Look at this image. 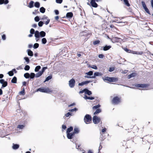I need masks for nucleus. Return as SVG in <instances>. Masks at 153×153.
<instances>
[{
	"mask_svg": "<svg viewBox=\"0 0 153 153\" xmlns=\"http://www.w3.org/2000/svg\"><path fill=\"white\" fill-rule=\"evenodd\" d=\"M102 79L104 81H108L110 82H114L118 81V79L117 78L114 77H109L108 76H106L105 78L103 77H102Z\"/></svg>",
	"mask_w": 153,
	"mask_h": 153,
	"instance_id": "nucleus-1",
	"label": "nucleus"
},
{
	"mask_svg": "<svg viewBox=\"0 0 153 153\" xmlns=\"http://www.w3.org/2000/svg\"><path fill=\"white\" fill-rule=\"evenodd\" d=\"M37 91H40L42 92L49 93L52 92L48 88L41 87L38 88L37 90Z\"/></svg>",
	"mask_w": 153,
	"mask_h": 153,
	"instance_id": "nucleus-2",
	"label": "nucleus"
},
{
	"mask_svg": "<svg viewBox=\"0 0 153 153\" xmlns=\"http://www.w3.org/2000/svg\"><path fill=\"white\" fill-rule=\"evenodd\" d=\"M84 121L86 124L90 123L92 121V118L91 116L88 114H86L84 117Z\"/></svg>",
	"mask_w": 153,
	"mask_h": 153,
	"instance_id": "nucleus-3",
	"label": "nucleus"
},
{
	"mask_svg": "<svg viewBox=\"0 0 153 153\" xmlns=\"http://www.w3.org/2000/svg\"><path fill=\"white\" fill-rule=\"evenodd\" d=\"M100 119L97 116H94L93 118V121L95 124H97L100 123Z\"/></svg>",
	"mask_w": 153,
	"mask_h": 153,
	"instance_id": "nucleus-4",
	"label": "nucleus"
},
{
	"mask_svg": "<svg viewBox=\"0 0 153 153\" xmlns=\"http://www.w3.org/2000/svg\"><path fill=\"white\" fill-rule=\"evenodd\" d=\"M120 102V99L117 96L114 97L112 100V103L114 104H118Z\"/></svg>",
	"mask_w": 153,
	"mask_h": 153,
	"instance_id": "nucleus-5",
	"label": "nucleus"
},
{
	"mask_svg": "<svg viewBox=\"0 0 153 153\" xmlns=\"http://www.w3.org/2000/svg\"><path fill=\"white\" fill-rule=\"evenodd\" d=\"M0 83L2 84L1 88H4L7 85V82L4 81V79H0Z\"/></svg>",
	"mask_w": 153,
	"mask_h": 153,
	"instance_id": "nucleus-6",
	"label": "nucleus"
},
{
	"mask_svg": "<svg viewBox=\"0 0 153 153\" xmlns=\"http://www.w3.org/2000/svg\"><path fill=\"white\" fill-rule=\"evenodd\" d=\"M75 81L74 79H72L69 81V86L71 88H73L75 85Z\"/></svg>",
	"mask_w": 153,
	"mask_h": 153,
	"instance_id": "nucleus-7",
	"label": "nucleus"
},
{
	"mask_svg": "<svg viewBox=\"0 0 153 153\" xmlns=\"http://www.w3.org/2000/svg\"><path fill=\"white\" fill-rule=\"evenodd\" d=\"M122 40L121 39L117 37H113L111 39V41L113 43L120 42Z\"/></svg>",
	"mask_w": 153,
	"mask_h": 153,
	"instance_id": "nucleus-8",
	"label": "nucleus"
},
{
	"mask_svg": "<svg viewBox=\"0 0 153 153\" xmlns=\"http://www.w3.org/2000/svg\"><path fill=\"white\" fill-rule=\"evenodd\" d=\"M35 32L38 35L39 34V36L41 37H43L46 35V33L44 31H42L39 32L38 30H36Z\"/></svg>",
	"mask_w": 153,
	"mask_h": 153,
	"instance_id": "nucleus-9",
	"label": "nucleus"
},
{
	"mask_svg": "<svg viewBox=\"0 0 153 153\" xmlns=\"http://www.w3.org/2000/svg\"><path fill=\"white\" fill-rule=\"evenodd\" d=\"M90 3L91 6L94 7H97L98 5L95 2V0H91Z\"/></svg>",
	"mask_w": 153,
	"mask_h": 153,
	"instance_id": "nucleus-10",
	"label": "nucleus"
},
{
	"mask_svg": "<svg viewBox=\"0 0 153 153\" xmlns=\"http://www.w3.org/2000/svg\"><path fill=\"white\" fill-rule=\"evenodd\" d=\"M48 17L47 16H46L45 15H44L43 16V17L41 19L43 20H44L45 19H47V20L45 22V24L46 25H48L50 22V19H47Z\"/></svg>",
	"mask_w": 153,
	"mask_h": 153,
	"instance_id": "nucleus-11",
	"label": "nucleus"
},
{
	"mask_svg": "<svg viewBox=\"0 0 153 153\" xmlns=\"http://www.w3.org/2000/svg\"><path fill=\"white\" fill-rule=\"evenodd\" d=\"M74 133H67V136L68 139H72L74 136Z\"/></svg>",
	"mask_w": 153,
	"mask_h": 153,
	"instance_id": "nucleus-12",
	"label": "nucleus"
},
{
	"mask_svg": "<svg viewBox=\"0 0 153 153\" xmlns=\"http://www.w3.org/2000/svg\"><path fill=\"white\" fill-rule=\"evenodd\" d=\"M92 81H91L90 80L86 81L84 82H81V83H79L78 84V85L79 86H82L86 84H88V83L91 82Z\"/></svg>",
	"mask_w": 153,
	"mask_h": 153,
	"instance_id": "nucleus-13",
	"label": "nucleus"
},
{
	"mask_svg": "<svg viewBox=\"0 0 153 153\" xmlns=\"http://www.w3.org/2000/svg\"><path fill=\"white\" fill-rule=\"evenodd\" d=\"M102 75V74L101 72H96L94 73V75L93 76V78H95L96 76H101Z\"/></svg>",
	"mask_w": 153,
	"mask_h": 153,
	"instance_id": "nucleus-14",
	"label": "nucleus"
},
{
	"mask_svg": "<svg viewBox=\"0 0 153 153\" xmlns=\"http://www.w3.org/2000/svg\"><path fill=\"white\" fill-rule=\"evenodd\" d=\"M73 15V13L72 12L67 13L66 15V17L67 18L71 19L72 18Z\"/></svg>",
	"mask_w": 153,
	"mask_h": 153,
	"instance_id": "nucleus-15",
	"label": "nucleus"
},
{
	"mask_svg": "<svg viewBox=\"0 0 153 153\" xmlns=\"http://www.w3.org/2000/svg\"><path fill=\"white\" fill-rule=\"evenodd\" d=\"M27 55L28 56H32L33 55V52L30 49H28L27 50Z\"/></svg>",
	"mask_w": 153,
	"mask_h": 153,
	"instance_id": "nucleus-16",
	"label": "nucleus"
},
{
	"mask_svg": "<svg viewBox=\"0 0 153 153\" xmlns=\"http://www.w3.org/2000/svg\"><path fill=\"white\" fill-rule=\"evenodd\" d=\"M19 145L18 144H13L12 148L14 150L18 149L19 148Z\"/></svg>",
	"mask_w": 153,
	"mask_h": 153,
	"instance_id": "nucleus-17",
	"label": "nucleus"
},
{
	"mask_svg": "<svg viewBox=\"0 0 153 153\" xmlns=\"http://www.w3.org/2000/svg\"><path fill=\"white\" fill-rule=\"evenodd\" d=\"M111 45H105V46L103 47V50L104 51H106L109 50L111 48Z\"/></svg>",
	"mask_w": 153,
	"mask_h": 153,
	"instance_id": "nucleus-18",
	"label": "nucleus"
},
{
	"mask_svg": "<svg viewBox=\"0 0 153 153\" xmlns=\"http://www.w3.org/2000/svg\"><path fill=\"white\" fill-rule=\"evenodd\" d=\"M34 3V2L33 1H31L29 3V5L27 6V7L30 8H33L34 7L33 4Z\"/></svg>",
	"mask_w": 153,
	"mask_h": 153,
	"instance_id": "nucleus-19",
	"label": "nucleus"
},
{
	"mask_svg": "<svg viewBox=\"0 0 153 153\" xmlns=\"http://www.w3.org/2000/svg\"><path fill=\"white\" fill-rule=\"evenodd\" d=\"M136 75V74L135 73H133L128 76V78L130 79L132 77H134Z\"/></svg>",
	"mask_w": 153,
	"mask_h": 153,
	"instance_id": "nucleus-20",
	"label": "nucleus"
},
{
	"mask_svg": "<svg viewBox=\"0 0 153 153\" xmlns=\"http://www.w3.org/2000/svg\"><path fill=\"white\" fill-rule=\"evenodd\" d=\"M35 39L36 41V42H38V40L39 39L40 36H39V34L38 35V34L35 32Z\"/></svg>",
	"mask_w": 153,
	"mask_h": 153,
	"instance_id": "nucleus-21",
	"label": "nucleus"
},
{
	"mask_svg": "<svg viewBox=\"0 0 153 153\" xmlns=\"http://www.w3.org/2000/svg\"><path fill=\"white\" fill-rule=\"evenodd\" d=\"M85 94H87L88 95H90L92 94L91 91L88 90L87 88H85Z\"/></svg>",
	"mask_w": 153,
	"mask_h": 153,
	"instance_id": "nucleus-22",
	"label": "nucleus"
},
{
	"mask_svg": "<svg viewBox=\"0 0 153 153\" xmlns=\"http://www.w3.org/2000/svg\"><path fill=\"white\" fill-rule=\"evenodd\" d=\"M140 88H144L148 87L149 85L148 84H140Z\"/></svg>",
	"mask_w": 153,
	"mask_h": 153,
	"instance_id": "nucleus-23",
	"label": "nucleus"
},
{
	"mask_svg": "<svg viewBox=\"0 0 153 153\" xmlns=\"http://www.w3.org/2000/svg\"><path fill=\"white\" fill-rule=\"evenodd\" d=\"M52 77V75H49V76H47L45 80L44 81V82H45L46 81H49V80L51 79Z\"/></svg>",
	"mask_w": 153,
	"mask_h": 153,
	"instance_id": "nucleus-24",
	"label": "nucleus"
},
{
	"mask_svg": "<svg viewBox=\"0 0 153 153\" xmlns=\"http://www.w3.org/2000/svg\"><path fill=\"white\" fill-rule=\"evenodd\" d=\"M17 78L16 76H14L11 80V82L13 83H17Z\"/></svg>",
	"mask_w": 153,
	"mask_h": 153,
	"instance_id": "nucleus-25",
	"label": "nucleus"
},
{
	"mask_svg": "<svg viewBox=\"0 0 153 153\" xmlns=\"http://www.w3.org/2000/svg\"><path fill=\"white\" fill-rule=\"evenodd\" d=\"M85 99L86 100H93L94 99V97H88L86 95H85Z\"/></svg>",
	"mask_w": 153,
	"mask_h": 153,
	"instance_id": "nucleus-26",
	"label": "nucleus"
},
{
	"mask_svg": "<svg viewBox=\"0 0 153 153\" xmlns=\"http://www.w3.org/2000/svg\"><path fill=\"white\" fill-rule=\"evenodd\" d=\"M34 3V6L37 8H39L40 6V3L39 2L36 1Z\"/></svg>",
	"mask_w": 153,
	"mask_h": 153,
	"instance_id": "nucleus-27",
	"label": "nucleus"
},
{
	"mask_svg": "<svg viewBox=\"0 0 153 153\" xmlns=\"http://www.w3.org/2000/svg\"><path fill=\"white\" fill-rule=\"evenodd\" d=\"M40 12L42 13H44L45 11V9L43 7H41L39 9Z\"/></svg>",
	"mask_w": 153,
	"mask_h": 153,
	"instance_id": "nucleus-28",
	"label": "nucleus"
},
{
	"mask_svg": "<svg viewBox=\"0 0 153 153\" xmlns=\"http://www.w3.org/2000/svg\"><path fill=\"white\" fill-rule=\"evenodd\" d=\"M102 111L100 109L98 108L96 110V111L94 113V115H96L97 114L99 113L100 112H101Z\"/></svg>",
	"mask_w": 153,
	"mask_h": 153,
	"instance_id": "nucleus-29",
	"label": "nucleus"
},
{
	"mask_svg": "<svg viewBox=\"0 0 153 153\" xmlns=\"http://www.w3.org/2000/svg\"><path fill=\"white\" fill-rule=\"evenodd\" d=\"M79 130L78 128H75L74 129V131L73 132L75 134H77L79 132Z\"/></svg>",
	"mask_w": 153,
	"mask_h": 153,
	"instance_id": "nucleus-30",
	"label": "nucleus"
},
{
	"mask_svg": "<svg viewBox=\"0 0 153 153\" xmlns=\"http://www.w3.org/2000/svg\"><path fill=\"white\" fill-rule=\"evenodd\" d=\"M73 130V127L72 126H70L69 128H68L66 131V133H70V132Z\"/></svg>",
	"mask_w": 153,
	"mask_h": 153,
	"instance_id": "nucleus-31",
	"label": "nucleus"
},
{
	"mask_svg": "<svg viewBox=\"0 0 153 153\" xmlns=\"http://www.w3.org/2000/svg\"><path fill=\"white\" fill-rule=\"evenodd\" d=\"M24 59L25 61V62L27 63L26 64H28L30 62V60L28 57H24Z\"/></svg>",
	"mask_w": 153,
	"mask_h": 153,
	"instance_id": "nucleus-32",
	"label": "nucleus"
},
{
	"mask_svg": "<svg viewBox=\"0 0 153 153\" xmlns=\"http://www.w3.org/2000/svg\"><path fill=\"white\" fill-rule=\"evenodd\" d=\"M30 74V79H33L35 77V74L33 73H31Z\"/></svg>",
	"mask_w": 153,
	"mask_h": 153,
	"instance_id": "nucleus-33",
	"label": "nucleus"
},
{
	"mask_svg": "<svg viewBox=\"0 0 153 153\" xmlns=\"http://www.w3.org/2000/svg\"><path fill=\"white\" fill-rule=\"evenodd\" d=\"M24 76L26 79H28L30 77V74L28 73H26L24 74Z\"/></svg>",
	"mask_w": 153,
	"mask_h": 153,
	"instance_id": "nucleus-34",
	"label": "nucleus"
},
{
	"mask_svg": "<svg viewBox=\"0 0 153 153\" xmlns=\"http://www.w3.org/2000/svg\"><path fill=\"white\" fill-rule=\"evenodd\" d=\"M42 74L41 73V72L39 71L35 74V77L36 78H38L41 76Z\"/></svg>",
	"mask_w": 153,
	"mask_h": 153,
	"instance_id": "nucleus-35",
	"label": "nucleus"
},
{
	"mask_svg": "<svg viewBox=\"0 0 153 153\" xmlns=\"http://www.w3.org/2000/svg\"><path fill=\"white\" fill-rule=\"evenodd\" d=\"M93 71H90L86 73H85V74L91 76L93 75Z\"/></svg>",
	"mask_w": 153,
	"mask_h": 153,
	"instance_id": "nucleus-36",
	"label": "nucleus"
},
{
	"mask_svg": "<svg viewBox=\"0 0 153 153\" xmlns=\"http://www.w3.org/2000/svg\"><path fill=\"white\" fill-rule=\"evenodd\" d=\"M123 1L125 4L127 6L129 7L130 6L128 0H123Z\"/></svg>",
	"mask_w": 153,
	"mask_h": 153,
	"instance_id": "nucleus-37",
	"label": "nucleus"
},
{
	"mask_svg": "<svg viewBox=\"0 0 153 153\" xmlns=\"http://www.w3.org/2000/svg\"><path fill=\"white\" fill-rule=\"evenodd\" d=\"M47 42L46 39L45 38H43L42 39V43L43 44H45Z\"/></svg>",
	"mask_w": 153,
	"mask_h": 153,
	"instance_id": "nucleus-38",
	"label": "nucleus"
},
{
	"mask_svg": "<svg viewBox=\"0 0 153 153\" xmlns=\"http://www.w3.org/2000/svg\"><path fill=\"white\" fill-rule=\"evenodd\" d=\"M41 66L39 65L36 66L35 69V72H38L39 69L41 68Z\"/></svg>",
	"mask_w": 153,
	"mask_h": 153,
	"instance_id": "nucleus-39",
	"label": "nucleus"
},
{
	"mask_svg": "<svg viewBox=\"0 0 153 153\" xmlns=\"http://www.w3.org/2000/svg\"><path fill=\"white\" fill-rule=\"evenodd\" d=\"M39 46V45L38 43H35L33 45V48L34 49H36L38 48Z\"/></svg>",
	"mask_w": 153,
	"mask_h": 153,
	"instance_id": "nucleus-40",
	"label": "nucleus"
},
{
	"mask_svg": "<svg viewBox=\"0 0 153 153\" xmlns=\"http://www.w3.org/2000/svg\"><path fill=\"white\" fill-rule=\"evenodd\" d=\"M48 68L47 67H43L42 68V70L40 71L41 72V73L43 74V73H44V72L45 71V70L46 69H47Z\"/></svg>",
	"mask_w": 153,
	"mask_h": 153,
	"instance_id": "nucleus-41",
	"label": "nucleus"
},
{
	"mask_svg": "<svg viewBox=\"0 0 153 153\" xmlns=\"http://www.w3.org/2000/svg\"><path fill=\"white\" fill-rule=\"evenodd\" d=\"M100 42L99 40H97L96 41H95L93 42V44L94 45H95L97 44H98L100 43Z\"/></svg>",
	"mask_w": 153,
	"mask_h": 153,
	"instance_id": "nucleus-42",
	"label": "nucleus"
},
{
	"mask_svg": "<svg viewBox=\"0 0 153 153\" xmlns=\"http://www.w3.org/2000/svg\"><path fill=\"white\" fill-rule=\"evenodd\" d=\"M100 106L101 105L99 104H98V105L94 106L93 107V109H98V108L100 107Z\"/></svg>",
	"mask_w": 153,
	"mask_h": 153,
	"instance_id": "nucleus-43",
	"label": "nucleus"
},
{
	"mask_svg": "<svg viewBox=\"0 0 153 153\" xmlns=\"http://www.w3.org/2000/svg\"><path fill=\"white\" fill-rule=\"evenodd\" d=\"M30 68V67L28 65H26L24 68V69L25 71H28Z\"/></svg>",
	"mask_w": 153,
	"mask_h": 153,
	"instance_id": "nucleus-44",
	"label": "nucleus"
},
{
	"mask_svg": "<svg viewBox=\"0 0 153 153\" xmlns=\"http://www.w3.org/2000/svg\"><path fill=\"white\" fill-rule=\"evenodd\" d=\"M25 127L24 125H19L17 126V128L20 129H23Z\"/></svg>",
	"mask_w": 153,
	"mask_h": 153,
	"instance_id": "nucleus-45",
	"label": "nucleus"
},
{
	"mask_svg": "<svg viewBox=\"0 0 153 153\" xmlns=\"http://www.w3.org/2000/svg\"><path fill=\"white\" fill-rule=\"evenodd\" d=\"M44 22L42 21H40L38 22V26L40 27H41L42 26Z\"/></svg>",
	"mask_w": 153,
	"mask_h": 153,
	"instance_id": "nucleus-46",
	"label": "nucleus"
},
{
	"mask_svg": "<svg viewBox=\"0 0 153 153\" xmlns=\"http://www.w3.org/2000/svg\"><path fill=\"white\" fill-rule=\"evenodd\" d=\"M78 110V109L76 108H75L74 109H70L68 110L69 111L73 112L74 111H76Z\"/></svg>",
	"mask_w": 153,
	"mask_h": 153,
	"instance_id": "nucleus-47",
	"label": "nucleus"
},
{
	"mask_svg": "<svg viewBox=\"0 0 153 153\" xmlns=\"http://www.w3.org/2000/svg\"><path fill=\"white\" fill-rule=\"evenodd\" d=\"M34 20L36 22H38L40 20V18L39 16H36L34 18Z\"/></svg>",
	"mask_w": 153,
	"mask_h": 153,
	"instance_id": "nucleus-48",
	"label": "nucleus"
},
{
	"mask_svg": "<svg viewBox=\"0 0 153 153\" xmlns=\"http://www.w3.org/2000/svg\"><path fill=\"white\" fill-rule=\"evenodd\" d=\"M72 115V113H71L70 112H68L65 114V117H68L70 116H71Z\"/></svg>",
	"mask_w": 153,
	"mask_h": 153,
	"instance_id": "nucleus-49",
	"label": "nucleus"
},
{
	"mask_svg": "<svg viewBox=\"0 0 153 153\" xmlns=\"http://www.w3.org/2000/svg\"><path fill=\"white\" fill-rule=\"evenodd\" d=\"M8 74L10 76H12L13 75L14 73L13 71H11L8 72Z\"/></svg>",
	"mask_w": 153,
	"mask_h": 153,
	"instance_id": "nucleus-50",
	"label": "nucleus"
},
{
	"mask_svg": "<svg viewBox=\"0 0 153 153\" xmlns=\"http://www.w3.org/2000/svg\"><path fill=\"white\" fill-rule=\"evenodd\" d=\"M32 13L33 14L36 15L37 14L39 13V12L38 11V10H35L34 12H33Z\"/></svg>",
	"mask_w": 153,
	"mask_h": 153,
	"instance_id": "nucleus-51",
	"label": "nucleus"
},
{
	"mask_svg": "<svg viewBox=\"0 0 153 153\" xmlns=\"http://www.w3.org/2000/svg\"><path fill=\"white\" fill-rule=\"evenodd\" d=\"M35 30L33 28H31L30 30V33H31L32 34H35Z\"/></svg>",
	"mask_w": 153,
	"mask_h": 153,
	"instance_id": "nucleus-52",
	"label": "nucleus"
},
{
	"mask_svg": "<svg viewBox=\"0 0 153 153\" xmlns=\"http://www.w3.org/2000/svg\"><path fill=\"white\" fill-rule=\"evenodd\" d=\"M80 34L81 36H85L87 35V33L85 31H83L82 32L80 33Z\"/></svg>",
	"mask_w": 153,
	"mask_h": 153,
	"instance_id": "nucleus-53",
	"label": "nucleus"
},
{
	"mask_svg": "<svg viewBox=\"0 0 153 153\" xmlns=\"http://www.w3.org/2000/svg\"><path fill=\"white\" fill-rule=\"evenodd\" d=\"M24 88H23V90L19 92V94L24 95L25 94Z\"/></svg>",
	"mask_w": 153,
	"mask_h": 153,
	"instance_id": "nucleus-54",
	"label": "nucleus"
},
{
	"mask_svg": "<svg viewBox=\"0 0 153 153\" xmlns=\"http://www.w3.org/2000/svg\"><path fill=\"white\" fill-rule=\"evenodd\" d=\"M124 50L125 51H126V52H128V53H130V52L131 51V50L128 49L127 48H124Z\"/></svg>",
	"mask_w": 153,
	"mask_h": 153,
	"instance_id": "nucleus-55",
	"label": "nucleus"
},
{
	"mask_svg": "<svg viewBox=\"0 0 153 153\" xmlns=\"http://www.w3.org/2000/svg\"><path fill=\"white\" fill-rule=\"evenodd\" d=\"M84 77L85 78H93V76H90L88 75H85L84 76Z\"/></svg>",
	"mask_w": 153,
	"mask_h": 153,
	"instance_id": "nucleus-56",
	"label": "nucleus"
},
{
	"mask_svg": "<svg viewBox=\"0 0 153 153\" xmlns=\"http://www.w3.org/2000/svg\"><path fill=\"white\" fill-rule=\"evenodd\" d=\"M63 0H56V3L61 4Z\"/></svg>",
	"mask_w": 153,
	"mask_h": 153,
	"instance_id": "nucleus-57",
	"label": "nucleus"
},
{
	"mask_svg": "<svg viewBox=\"0 0 153 153\" xmlns=\"http://www.w3.org/2000/svg\"><path fill=\"white\" fill-rule=\"evenodd\" d=\"M90 67L91 68H92L97 70V67L95 65H93L92 66H90Z\"/></svg>",
	"mask_w": 153,
	"mask_h": 153,
	"instance_id": "nucleus-58",
	"label": "nucleus"
},
{
	"mask_svg": "<svg viewBox=\"0 0 153 153\" xmlns=\"http://www.w3.org/2000/svg\"><path fill=\"white\" fill-rule=\"evenodd\" d=\"M114 70V68L113 67H111L109 68V71L111 72L113 71Z\"/></svg>",
	"mask_w": 153,
	"mask_h": 153,
	"instance_id": "nucleus-59",
	"label": "nucleus"
},
{
	"mask_svg": "<svg viewBox=\"0 0 153 153\" xmlns=\"http://www.w3.org/2000/svg\"><path fill=\"white\" fill-rule=\"evenodd\" d=\"M2 39L4 40H5L6 39V35L5 34L1 36Z\"/></svg>",
	"mask_w": 153,
	"mask_h": 153,
	"instance_id": "nucleus-60",
	"label": "nucleus"
},
{
	"mask_svg": "<svg viewBox=\"0 0 153 153\" xmlns=\"http://www.w3.org/2000/svg\"><path fill=\"white\" fill-rule=\"evenodd\" d=\"M104 56V55L102 54H100L98 55V57L100 58H102Z\"/></svg>",
	"mask_w": 153,
	"mask_h": 153,
	"instance_id": "nucleus-61",
	"label": "nucleus"
},
{
	"mask_svg": "<svg viewBox=\"0 0 153 153\" xmlns=\"http://www.w3.org/2000/svg\"><path fill=\"white\" fill-rule=\"evenodd\" d=\"M85 88L84 89L82 90L81 91L79 92V93L80 94H82L84 92L85 93Z\"/></svg>",
	"mask_w": 153,
	"mask_h": 153,
	"instance_id": "nucleus-62",
	"label": "nucleus"
},
{
	"mask_svg": "<svg viewBox=\"0 0 153 153\" xmlns=\"http://www.w3.org/2000/svg\"><path fill=\"white\" fill-rule=\"evenodd\" d=\"M145 10L148 14H150V12H149V10L148 9V8H147V9H145Z\"/></svg>",
	"mask_w": 153,
	"mask_h": 153,
	"instance_id": "nucleus-63",
	"label": "nucleus"
},
{
	"mask_svg": "<svg viewBox=\"0 0 153 153\" xmlns=\"http://www.w3.org/2000/svg\"><path fill=\"white\" fill-rule=\"evenodd\" d=\"M54 12L56 15H58L59 13V11L57 10H54Z\"/></svg>",
	"mask_w": 153,
	"mask_h": 153,
	"instance_id": "nucleus-64",
	"label": "nucleus"
}]
</instances>
